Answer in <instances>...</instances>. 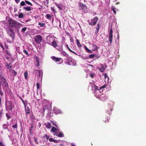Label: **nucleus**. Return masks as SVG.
I'll return each instance as SVG.
<instances>
[{"label":"nucleus","mask_w":146,"mask_h":146,"mask_svg":"<svg viewBox=\"0 0 146 146\" xmlns=\"http://www.w3.org/2000/svg\"><path fill=\"white\" fill-rule=\"evenodd\" d=\"M35 42L38 44H40L42 40V37L40 35H36L35 38Z\"/></svg>","instance_id":"5"},{"label":"nucleus","mask_w":146,"mask_h":146,"mask_svg":"<svg viewBox=\"0 0 146 146\" xmlns=\"http://www.w3.org/2000/svg\"><path fill=\"white\" fill-rule=\"evenodd\" d=\"M103 75L104 76L105 79H106V78L107 76V74L106 73H105L103 74Z\"/></svg>","instance_id":"59"},{"label":"nucleus","mask_w":146,"mask_h":146,"mask_svg":"<svg viewBox=\"0 0 146 146\" xmlns=\"http://www.w3.org/2000/svg\"><path fill=\"white\" fill-rule=\"evenodd\" d=\"M94 88H95V90H94L95 91L96 90H98V88L97 86H95Z\"/></svg>","instance_id":"62"},{"label":"nucleus","mask_w":146,"mask_h":146,"mask_svg":"<svg viewBox=\"0 0 146 146\" xmlns=\"http://www.w3.org/2000/svg\"><path fill=\"white\" fill-rule=\"evenodd\" d=\"M113 33L112 29H111L109 32L108 38L110 44H111L112 42V40L113 38Z\"/></svg>","instance_id":"7"},{"label":"nucleus","mask_w":146,"mask_h":146,"mask_svg":"<svg viewBox=\"0 0 146 146\" xmlns=\"http://www.w3.org/2000/svg\"><path fill=\"white\" fill-rule=\"evenodd\" d=\"M23 52L28 56H29V55L28 54V52L26 50L24 49L23 50Z\"/></svg>","instance_id":"46"},{"label":"nucleus","mask_w":146,"mask_h":146,"mask_svg":"<svg viewBox=\"0 0 146 146\" xmlns=\"http://www.w3.org/2000/svg\"><path fill=\"white\" fill-rule=\"evenodd\" d=\"M34 141L35 143L36 144H38L39 143V142H38V139L36 138L35 137L34 138Z\"/></svg>","instance_id":"45"},{"label":"nucleus","mask_w":146,"mask_h":146,"mask_svg":"<svg viewBox=\"0 0 146 146\" xmlns=\"http://www.w3.org/2000/svg\"><path fill=\"white\" fill-rule=\"evenodd\" d=\"M51 131L54 133V134H56L58 132L59 130L58 129H57L56 128L54 127H52L51 130Z\"/></svg>","instance_id":"14"},{"label":"nucleus","mask_w":146,"mask_h":146,"mask_svg":"<svg viewBox=\"0 0 146 146\" xmlns=\"http://www.w3.org/2000/svg\"><path fill=\"white\" fill-rule=\"evenodd\" d=\"M7 33L11 37L13 40L15 38V34L14 30L11 29H9L7 30Z\"/></svg>","instance_id":"3"},{"label":"nucleus","mask_w":146,"mask_h":146,"mask_svg":"<svg viewBox=\"0 0 146 146\" xmlns=\"http://www.w3.org/2000/svg\"><path fill=\"white\" fill-rule=\"evenodd\" d=\"M1 90H0V95L1 96H3V92H2Z\"/></svg>","instance_id":"57"},{"label":"nucleus","mask_w":146,"mask_h":146,"mask_svg":"<svg viewBox=\"0 0 146 146\" xmlns=\"http://www.w3.org/2000/svg\"><path fill=\"white\" fill-rule=\"evenodd\" d=\"M25 3H26L25 2V1L24 2V1H22L20 3V6H24L25 5H26Z\"/></svg>","instance_id":"43"},{"label":"nucleus","mask_w":146,"mask_h":146,"mask_svg":"<svg viewBox=\"0 0 146 146\" xmlns=\"http://www.w3.org/2000/svg\"><path fill=\"white\" fill-rule=\"evenodd\" d=\"M55 37L54 36H48L46 37L47 41L49 43H51L55 39Z\"/></svg>","instance_id":"9"},{"label":"nucleus","mask_w":146,"mask_h":146,"mask_svg":"<svg viewBox=\"0 0 146 146\" xmlns=\"http://www.w3.org/2000/svg\"><path fill=\"white\" fill-rule=\"evenodd\" d=\"M51 45L54 47L56 48L57 46V42L55 39L51 43Z\"/></svg>","instance_id":"20"},{"label":"nucleus","mask_w":146,"mask_h":146,"mask_svg":"<svg viewBox=\"0 0 146 146\" xmlns=\"http://www.w3.org/2000/svg\"><path fill=\"white\" fill-rule=\"evenodd\" d=\"M24 75L25 79L27 80V77L28 75V72L27 71H26L24 73Z\"/></svg>","instance_id":"33"},{"label":"nucleus","mask_w":146,"mask_h":146,"mask_svg":"<svg viewBox=\"0 0 146 146\" xmlns=\"http://www.w3.org/2000/svg\"><path fill=\"white\" fill-rule=\"evenodd\" d=\"M70 41L72 43H74V40H73V39L72 38H70Z\"/></svg>","instance_id":"53"},{"label":"nucleus","mask_w":146,"mask_h":146,"mask_svg":"<svg viewBox=\"0 0 146 146\" xmlns=\"http://www.w3.org/2000/svg\"><path fill=\"white\" fill-rule=\"evenodd\" d=\"M12 127L13 128H14V129L15 128L17 131V132H18V131L17 129V127H18L17 124V123H15V124L13 125Z\"/></svg>","instance_id":"31"},{"label":"nucleus","mask_w":146,"mask_h":146,"mask_svg":"<svg viewBox=\"0 0 146 146\" xmlns=\"http://www.w3.org/2000/svg\"><path fill=\"white\" fill-rule=\"evenodd\" d=\"M6 41L7 43H9H9H11V40L9 38L7 39L6 40Z\"/></svg>","instance_id":"52"},{"label":"nucleus","mask_w":146,"mask_h":146,"mask_svg":"<svg viewBox=\"0 0 146 146\" xmlns=\"http://www.w3.org/2000/svg\"><path fill=\"white\" fill-rule=\"evenodd\" d=\"M85 49H86L87 52H89L90 53H92V52L90 50H89V49H88L86 46L85 47Z\"/></svg>","instance_id":"42"},{"label":"nucleus","mask_w":146,"mask_h":146,"mask_svg":"<svg viewBox=\"0 0 146 146\" xmlns=\"http://www.w3.org/2000/svg\"><path fill=\"white\" fill-rule=\"evenodd\" d=\"M101 25L99 23L97 24L96 27V31H95V33L97 34L99 31V29L100 28Z\"/></svg>","instance_id":"19"},{"label":"nucleus","mask_w":146,"mask_h":146,"mask_svg":"<svg viewBox=\"0 0 146 146\" xmlns=\"http://www.w3.org/2000/svg\"><path fill=\"white\" fill-rule=\"evenodd\" d=\"M106 67V66H104L103 64H100L98 69L100 72H102L104 71Z\"/></svg>","instance_id":"10"},{"label":"nucleus","mask_w":146,"mask_h":146,"mask_svg":"<svg viewBox=\"0 0 146 146\" xmlns=\"http://www.w3.org/2000/svg\"><path fill=\"white\" fill-rule=\"evenodd\" d=\"M0 146H5L3 145V143L1 142H0Z\"/></svg>","instance_id":"63"},{"label":"nucleus","mask_w":146,"mask_h":146,"mask_svg":"<svg viewBox=\"0 0 146 146\" xmlns=\"http://www.w3.org/2000/svg\"><path fill=\"white\" fill-rule=\"evenodd\" d=\"M6 106L8 110H11L13 108V106L12 103L10 101H8L6 105Z\"/></svg>","instance_id":"8"},{"label":"nucleus","mask_w":146,"mask_h":146,"mask_svg":"<svg viewBox=\"0 0 146 146\" xmlns=\"http://www.w3.org/2000/svg\"><path fill=\"white\" fill-rule=\"evenodd\" d=\"M116 8L115 7L112 6L111 7V10L113 11L115 14H116V11H115Z\"/></svg>","instance_id":"38"},{"label":"nucleus","mask_w":146,"mask_h":146,"mask_svg":"<svg viewBox=\"0 0 146 146\" xmlns=\"http://www.w3.org/2000/svg\"><path fill=\"white\" fill-rule=\"evenodd\" d=\"M11 73V75L15 76L17 74V72L15 71L14 70L12 69L9 71Z\"/></svg>","instance_id":"21"},{"label":"nucleus","mask_w":146,"mask_h":146,"mask_svg":"<svg viewBox=\"0 0 146 146\" xmlns=\"http://www.w3.org/2000/svg\"><path fill=\"white\" fill-rule=\"evenodd\" d=\"M53 109L54 113L56 114H59L61 113L60 110L55 107H54Z\"/></svg>","instance_id":"17"},{"label":"nucleus","mask_w":146,"mask_h":146,"mask_svg":"<svg viewBox=\"0 0 146 146\" xmlns=\"http://www.w3.org/2000/svg\"><path fill=\"white\" fill-rule=\"evenodd\" d=\"M46 18L48 19H51V15L49 14H47L46 15Z\"/></svg>","instance_id":"35"},{"label":"nucleus","mask_w":146,"mask_h":146,"mask_svg":"<svg viewBox=\"0 0 146 146\" xmlns=\"http://www.w3.org/2000/svg\"><path fill=\"white\" fill-rule=\"evenodd\" d=\"M33 9V8L30 7H24L23 9L25 10L26 11H30Z\"/></svg>","instance_id":"18"},{"label":"nucleus","mask_w":146,"mask_h":146,"mask_svg":"<svg viewBox=\"0 0 146 146\" xmlns=\"http://www.w3.org/2000/svg\"><path fill=\"white\" fill-rule=\"evenodd\" d=\"M76 44H77L78 46V47H81L82 45L80 44V42H79L78 40L77 39H76Z\"/></svg>","instance_id":"27"},{"label":"nucleus","mask_w":146,"mask_h":146,"mask_svg":"<svg viewBox=\"0 0 146 146\" xmlns=\"http://www.w3.org/2000/svg\"><path fill=\"white\" fill-rule=\"evenodd\" d=\"M94 73H91L90 75V76L92 78H94Z\"/></svg>","instance_id":"49"},{"label":"nucleus","mask_w":146,"mask_h":146,"mask_svg":"<svg viewBox=\"0 0 146 146\" xmlns=\"http://www.w3.org/2000/svg\"><path fill=\"white\" fill-rule=\"evenodd\" d=\"M27 29V28L26 27L23 28L21 29V31L23 33L25 32L26 31Z\"/></svg>","instance_id":"44"},{"label":"nucleus","mask_w":146,"mask_h":146,"mask_svg":"<svg viewBox=\"0 0 146 146\" xmlns=\"http://www.w3.org/2000/svg\"><path fill=\"white\" fill-rule=\"evenodd\" d=\"M4 79H5V78H4L3 74H2V73H0V80L2 81Z\"/></svg>","instance_id":"29"},{"label":"nucleus","mask_w":146,"mask_h":146,"mask_svg":"<svg viewBox=\"0 0 146 146\" xmlns=\"http://www.w3.org/2000/svg\"><path fill=\"white\" fill-rule=\"evenodd\" d=\"M5 52L6 54H8V55H11L10 52H9L8 50H6Z\"/></svg>","instance_id":"50"},{"label":"nucleus","mask_w":146,"mask_h":146,"mask_svg":"<svg viewBox=\"0 0 146 146\" xmlns=\"http://www.w3.org/2000/svg\"><path fill=\"white\" fill-rule=\"evenodd\" d=\"M19 18H22L23 17V15L22 13H20L18 16Z\"/></svg>","instance_id":"41"},{"label":"nucleus","mask_w":146,"mask_h":146,"mask_svg":"<svg viewBox=\"0 0 146 146\" xmlns=\"http://www.w3.org/2000/svg\"><path fill=\"white\" fill-rule=\"evenodd\" d=\"M3 113L2 111L0 112V119H1L3 116Z\"/></svg>","instance_id":"56"},{"label":"nucleus","mask_w":146,"mask_h":146,"mask_svg":"<svg viewBox=\"0 0 146 146\" xmlns=\"http://www.w3.org/2000/svg\"><path fill=\"white\" fill-rule=\"evenodd\" d=\"M92 50L95 51L96 50L98 49V47L96 45H92Z\"/></svg>","instance_id":"26"},{"label":"nucleus","mask_w":146,"mask_h":146,"mask_svg":"<svg viewBox=\"0 0 146 146\" xmlns=\"http://www.w3.org/2000/svg\"><path fill=\"white\" fill-rule=\"evenodd\" d=\"M34 58L35 60V65L37 67H38L39 66V59L36 56H35Z\"/></svg>","instance_id":"12"},{"label":"nucleus","mask_w":146,"mask_h":146,"mask_svg":"<svg viewBox=\"0 0 146 146\" xmlns=\"http://www.w3.org/2000/svg\"><path fill=\"white\" fill-rule=\"evenodd\" d=\"M53 142L55 143H58V141L54 139Z\"/></svg>","instance_id":"60"},{"label":"nucleus","mask_w":146,"mask_h":146,"mask_svg":"<svg viewBox=\"0 0 146 146\" xmlns=\"http://www.w3.org/2000/svg\"><path fill=\"white\" fill-rule=\"evenodd\" d=\"M37 88L38 89L40 88V84L38 83H37L36 84Z\"/></svg>","instance_id":"51"},{"label":"nucleus","mask_w":146,"mask_h":146,"mask_svg":"<svg viewBox=\"0 0 146 146\" xmlns=\"http://www.w3.org/2000/svg\"><path fill=\"white\" fill-rule=\"evenodd\" d=\"M25 2L27 4L31 5V6H33V4L29 1L27 0H25Z\"/></svg>","instance_id":"34"},{"label":"nucleus","mask_w":146,"mask_h":146,"mask_svg":"<svg viewBox=\"0 0 146 146\" xmlns=\"http://www.w3.org/2000/svg\"><path fill=\"white\" fill-rule=\"evenodd\" d=\"M103 97H104V99L105 100L107 99V97L105 95L102 94L101 95V98H103Z\"/></svg>","instance_id":"47"},{"label":"nucleus","mask_w":146,"mask_h":146,"mask_svg":"<svg viewBox=\"0 0 146 146\" xmlns=\"http://www.w3.org/2000/svg\"><path fill=\"white\" fill-rule=\"evenodd\" d=\"M56 48L61 52V51L63 49L62 46V45L61 46H57V48Z\"/></svg>","instance_id":"28"},{"label":"nucleus","mask_w":146,"mask_h":146,"mask_svg":"<svg viewBox=\"0 0 146 146\" xmlns=\"http://www.w3.org/2000/svg\"><path fill=\"white\" fill-rule=\"evenodd\" d=\"M8 22L9 27L11 28L16 27L19 25V24H20L19 23L15 21L12 19H9Z\"/></svg>","instance_id":"1"},{"label":"nucleus","mask_w":146,"mask_h":146,"mask_svg":"<svg viewBox=\"0 0 146 146\" xmlns=\"http://www.w3.org/2000/svg\"><path fill=\"white\" fill-rule=\"evenodd\" d=\"M15 1L17 3H18L20 1V0H15Z\"/></svg>","instance_id":"64"},{"label":"nucleus","mask_w":146,"mask_h":146,"mask_svg":"<svg viewBox=\"0 0 146 146\" xmlns=\"http://www.w3.org/2000/svg\"><path fill=\"white\" fill-rule=\"evenodd\" d=\"M62 54L64 56L67 57L68 58L70 56L64 50H62L61 52Z\"/></svg>","instance_id":"22"},{"label":"nucleus","mask_w":146,"mask_h":146,"mask_svg":"<svg viewBox=\"0 0 146 146\" xmlns=\"http://www.w3.org/2000/svg\"><path fill=\"white\" fill-rule=\"evenodd\" d=\"M55 4L56 5V6L58 7V8L60 10H61L62 9V6L61 5L58 4L56 3H55Z\"/></svg>","instance_id":"32"},{"label":"nucleus","mask_w":146,"mask_h":146,"mask_svg":"<svg viewBox=\"0 0 146 146\" xmlns=\"http://www.w3.org/2000/svg\"><path fill=\"white\" fill-rule=\"evenodd\" d=\"M6 66L7 68L9 70V71H10V70H12L11 68L12 67L11 66L12 63H9L8 64L7 63H6Z\"/></svg>","instance_id":"13"},{"label":"nucleus","mask_w":146,"mask_h":146,"mask_svg":"<svg viewBox=\"0 0 146 146\" xmlns=\"http://www.w3.org/2000/svg\"><path fill=\"white\" fill-rule=\"evenodd\" d=\"M2 86L3 89L7 90L8 88V84L6 79H3L2 81Z\"/></svg>","instance_id":"4"},{"label":"nucleus","mask_w":146,"mask_h":146,"mask_svg":"<svg viewBox=\"0 0 146 146\" xmlns=\"http://www.w3.org/2000/svg\"><path fill=\"white\" fill-rule=\"evenodd\" d=\"M0 46L3 49V50L4 49V48L2 45V44L0 42Z\"/></svg>","instance_id":"61"},{"label":"nucleus","mask_w":146,"mask_h":146,"mask_svg":"<svg viewBox=\"0 0 146 146\" xmlns=\"http://www.w3.org/2000/svg\"><path fill=\"white\" fill-rule=\"evenodd\" d=\"M52 59L53 60H54L56 62L60 61L61 60H62V61H63V60L62 58H56L54 56L52 58Z\"/></svg>","instance_id":"16"},{"label":"nucleus","mask_w":146,"mask_h":146,"mask_svg":"<svg viewBox=\"0 0 146 146\" xmlns=\"http://www.w3.org/2000/svg\"><path fill=\"white\" fill-rule=\"evenodd\" d=\"M67 62L69 65H74V64L73 62L72 58L70 57L67 58Z\"/></svg>","instance_id":"11"},{"label":"nucleus","mask_w":146,"mask_h":146,"mask_svg":"<svg viewBox=\"0 0 146 146\" xmlns=\"http://www.w3.org/2000/svg\"><path fill=\"white\" fill-rule=\"evenodd\" d=\"M81 6V7L83 11L85 12L86 11H87L88 8L87 6L86 5H84L82 4L80 5Z\"/></svg>","instance_id":"15"},{"label":"nucleus","mask_w":146,"mask_h":146,"mask_svg":"<svg viewBox=\"0 0 146 146\" xmlns=\"http://www.w3.org/2000/svg\"><path fill=\"white\" fill-rule=\"evenodd\" d=\"M38 25H40L41 27H43L45 25V24L44 23L39 22L38 23Z\"/></svg>","instance_id":"36"},{"label":"nucleus","mask_w":146,"mask_h":146,"mask_svg":"<svg viewBox=\"0 0 146 146\" xmlns=\"http://www.w3.org/2000/svg\"><path fill=\"white\" fill-rule=\"evenodd\" d=\"M45 137H46V139H49V137L47 135H45L43 137L44 138H45Z\"/></svg>","instance_id":"55"},{"label":"nucleus","mask_w":146,"mask_h":146,"mask_svg":"<svg viewBox=\"0 0 146 146\" xmlns=\"http://www.w3.org/2000/svg\"><path fill=\"white\" fill-rule=\"evenodd\" d=\"M33 73L35 74L36 76L39 78L41 75L42 76V73L40 70H35L33 71ZM42 77V76H41Z\"/></svg>","instance_id":"6"},{"label":"nucleus","mask_w":146,"mask_h":146,"mask_svg":"<svg viewBox=\"0 0 146 146\" xmlns=\"http://www.w3.org/2000/svg\"><path fill=\"white\" fill-rule=\"evenodd\" d=\"M3 127L4 129H6L7 128V124H5L3 125Z\"/></svg>","instance_id":"48"},{"label":"nucleus","mask_w":146,"mask_h":146,"mask_svg":"<svg viewBox=\"0 0 146 146\" xmlns=\"http://www.w3.org/2000/svg\"><path fill=\"white\" fill-rule=\"evenodd\" d=\"M98 19L97 17H95L92 19L88 20V22L89 25L94 26L96 25L98 20Z\"/></svg>","instance_id":"2"},{"label":"nucleus","mask_w":146,"mask_h":146,"mask_svg":"<svg viewBox=\"0 0 146 146\" xmlns=\"http://www.w3.org/2000/svg\"><path fill=\"white\" fill-rule=\"evenodd\" d=\"M58 132L56 134H54V135H56V136L59 137H64V135L62 132H60L58 134Z\"/></svg>","instance_id":"23"},{"label":"nucleus","mask_w":146,"mask_h":146,"mask_svg":"<svg viewBox=\"0 0 146 146\" xmlns=\"http://www.w3.org/2000/svg\"><path fill=\"white\" fill-rule=\"evenodd\" d=\"M96 56V54H91L89 55V57L90 58H94V57Z\"/></svg>","instance_id":"37"},{"label":"nucleus","mask_w":146,"mask_h":146,"mask_svg":"<svg viewBox=\"0 0 146 146\" xmlns=\"http://www.w3.org/2000/svg\"><path fill=\"white\" fill-rule=\"evenodd\" d=\"M66 47L68 49V50L70 52H72V53H73L75 54H76V53L75 52L73 51L72 50H71V49L68 46V45L67 44H66Z\"/></svg>","instance_id":"25"},{"label":"nucleus","mask_w":146,"mask_h":146,"mask_svg":"<svg viewBox=\"0 0 146 146\" xmlns=\"http://www.w3.org/2000/svg\"><path fill=\"white\" fill-rule=\"evenodd\" d=\"M4 44H5V47L6 48H7L8 49V46L7 45L6 43V42H4Z\"/></svg>","instance_id":"58"},{"label":"nucleus","mask_w":146,"mask_h":146,"mask_svg":"<svg viewBox=\"0 0 146 146\" xmlns=\"http://www.w3.org/2000/svg\"><path fill=\"white\" fill-rule=\"evenodd\" d=\"M20 99L21 100L22 102H23V103L24 104V107H25V106H26L27 104H26L25 102L23 100V99H22V98L21 97H20Z\"/></svg>","instance_id":"39"},{"label":"nucleus","mask_w":146,"mask_h":146,"mask_svg":"<svg viewBox=\"0 0 146 146\" xmlns=\"http://www.w3.org/2000/svg\"><path fill=\"white\" fill-rule=\"evenodd\" d=\"M49 140L50 142H53L54 139L52 138H50L49 139Z\"/></svg>","instance_id":"54"},{"label":"nucleus","mask_w":146,"mask_h":146,"mask_svg":"<svg viewBox=\"0 0 146 146\" xmlns=\"http://www.w3.org/2000/svg\"><path fill=\"white\" fill-rule=\"evenodd\" d=\"M46 126L47 127V128L50 129L51 127V124L49 123L48 122L46 123Z\"/></svg>","instance_id":"30"},{"label":"nucleus","mask_w":146,"mask_h":146,"mask_svg":"<svg viewBox=\"0 0 146 146\" xmlns=\"http://www.w3.org/2000/svg\"><path fill=\"white\" fill-rule=\"evenodd\" d=\"M25 112L26 113L29 114L30 113V108L29 107H25Z\"/></svg>","instance_id":"24"},{"label":"nucleus","mask_w":146,"mask_h":146,"mask_svg":"<svg viewBox=\"0 0 146 146\" xmlns=\"http://www.w3.org/2000/svg\"><path fill=\"white\" fill-rule=\"evenodd\" d=\"M6 115L7 120L11 118L10 115L7 113H6Z\"/></svg>","instance_id":"40"}]
</instances>
